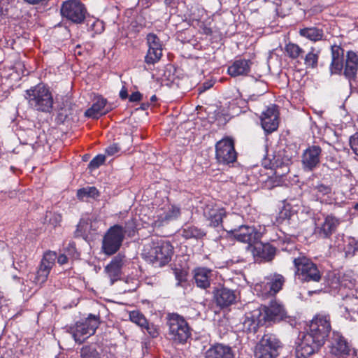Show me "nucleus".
Instances as JSON below:
<instances>
[{
    "label": "nucleus",
    "mask_w": 358,
    "mask_h": 358,
    "mask_svg": "<svg viewBox=\"0 0 358 358\" xmlns=\"http://www.w3.org/2000/svg\"><path fill=\"white\" fill-rule=\"evenodd\" d=\"M331 330L330 315L318 313L310 321L306 332L296 348L298 358H306L317 352L324 344Z\"/></svg>",
    "instance_id": "obj_1"
},
{
    "label": "nucleus",
    "mask_w": 358,
    "mask_h": 358,
    "mask_svg": "<svg viewBox=\"0 0 358 358\" xmlns=\"http://www.w3.org/2000/svg\"><path fill=\"white\" fill-rule=\"evenodd\" d=\"M173 247L170 242L158 238H151L143 246L141 255L155 266H164L171 259Z\"/></svg>",
    "instance_id": "obj_2"
},
{
    "label": "nucleus",
    "mask_w": 358,
    "mask_h": 358,
    "mask_svg": "<svg viewBox=\"0 0 358 358\" xmlns=\"http://www.w3.org/2000/svg\"><path fill=\"white\" fill-rule=\"evenodd\" d=\"M241 217L237 214L231 215L226 222L225 230L239 242L248 243L250 245L260 240L265 232V227L257 229L253 226L238 225Z\"/></svg>",
    "instance_id": "obj_3"
},
{
    "label": "nucleus",
    "mask_w": 358,
    "mask_h": 358,
    "mask_svg": "<svg viewBox=\"0 0 358 358\" xmlns=\"http://www.w3.org/2000/svg\"><path fill=\"white\" fill-rule=\"evenodd\" d=\"M25 99L32 109L42 113H50L54 104L53 95L48 87L38 84L26 90Z\"/></svg>",
    "instance_id": "obj_4"
},
{
    "label": "nucleus",
    "mask_w": 358,
    "mask_h": 358,
    "mask_svg": "<svg viewBox=\"0 0 358 358\" xmlns=\"http://www.w3.org/2000/svg\"><path fill=\"white\" fill-rule=\"evenodd\" d=\"M166 318L170 339L178 343H185L191 336V329L185 318L177 313H169Z\"/></svg>",
    "instance_id": "obj_5"
},
{
    "label": "nucleus",
    "mask_w": 358,
    "mask_h": 358,
    "mask_svg": "<svg viewBox=\"0 0 358 358\" xmlns=\"http://www.w3.org/2000/svg\"><path fill=\"white\" fill-rule=\"evenodd\" d=\"M99 323V317L90 314L85 320L77 322L71 327L70 332L76 342L82 343L95 334Z\"/></svg>",
    "instance_id": "obj_6"
},
{
    "label": "nucleus",
    "mask_w": 358,
    "mask_h": 358,
    "mask_svg": "<svg viewBox=\"0 0 358 358\" xmlns=\"http://www.w3.org/2000/svg\"><path fill=\"white\" fill-rule=\"evenodd\" d=\"M285 283V278L278 273L270 274L262 281L255 285L254 289L259 296L263 299L275 296Z\"/></svg>",
    "instance_id": "obj_7"
},
{
    "label": "nucleus",
    "mask_w": 358,
    "mask_h": 358,
    "mask_svg": "<svg viewBox=\"0 0 358 358\" xmlns=\"http://www.w3.org/2000/svg\"><path fill=\"white\" fill-rule=\"evenodd\" d=\"M294 264L296 269V275L301 281L318 282L321 279V274L316 264L306 257L295 258Z\"/></svg>",
    "instance_id": "obj_8"
},
{
    "label": "nucleus",
    "mask_w": 358,
    "mask_h": 358,
    "mask_svg": "<svg viewBox=\"0 0 358 358\" xmlns=\"http://www.w3.org/2000/svg\"><path fill=\"white\" fill-rule=\"evenodd\" d=\"M126 231L118 224L111 227L105 234L103 240L102 249L105 254H115L122 245Z\"/></svg>",
    "instance_id": "obj_9"
},
{
    "label": "nucleus",
    "mask_w": 358,
    "mask_h": 358,
    "mask_svg": "<svg viewBox=\"0 0 358 358\" xmlns=\"http://www.w3.org/2000/svg\"><path fill=\"white\" fill-rule=\"evenodd\" d=\"M280 348L279 340L273 334H265L257 345L255 351L256 358H275Z\"/></svg>",
    "instance_id": "obj_10"
},
{
    "label": "nucleus",
    "mask_w": 358,
    "mask_h": 358,
    "mask_svg": "<svg viewBox=\"0 0 358 358\" xmlns=\"http://www.w3.org/2000/svg\"><path fill=\"white\" fill-rule=\"evenodd\" d=\"M215 156L220 163L228 164L234 162L237 158V153L234 148V140L227 137L219 141L215 145Z\"/></svg>",
    "instance_id": "obj_11"
},
{
    "label": "nucleus",
    "mask_w": 358,
    "mask_h": 358,
    "mask_svg": "<svg viewBox=\"0 0 358 358\" xmlns=\"http://www.w3.org/2000/svg\"><path fill=\"white\" fill-rule=\"evenodd\" d=\"M61 14L73 22L81 23L85 18L86 9L79 0H69L62 3Z\"/></svg>",
    "instance_id": "obj_12"
},
{
    "label": "nucleus",
    "mask_w": 358,
    "mask_h": 358,
    "mask_svg": "<svg viewBox=\"0 0 358 358\" xmlns=\"http://www.w3.org/2000/svg\"><path fill=\"white\" fill-rule=\"evenodd\" d=\"M146 41L148 50L144 61L148 65H154L162 57V43L159 37L153 33L147 35Z\"/></svg>",
    "instance_id": "obj_13"
},
{
    "label": "nucleus",
    "mask_w": 358,
    "mask_h": 358,
    "mask_svg": "<svg viewBox=\"0 0 358 358\" xmlns=\"http://www.w3.org/2000/svg\"><path fill=\"white\" fill-rule=\"evenodd\" d=\"M203 215L210 222V226L217 227L222 223L226 210L221 204L209 201L203 208Z\"/></svg>",
    "instance_id": "obj_14"
},
{
    "label": "nucleus",
    "mask_w": 358,
    "mask_h": 358,
    "mask_svg": "<svg viewBox=\"0 0 358 358\" xmlns=\"http://www.w3.org/2000/svg\"><path fill=\"white\" fill-rule=\"evenodd\" d=\"M56 259L55 252L48 251L43 255L34 280L36 284H43L46 282Z\"/></svg>",
    "instance_id": "obj_15"
},
{
    "label": "nucleus",
    "mask_w": 358,
    "mask_h": 358,
    "mask_svg": "<svg viewBox=\"0 0 358 358\" xmlns=\"http://www.w3.org/2000/svg\"><path fill=\"white\" fill-rule=\"evenodd\" d=\"M260 120L262 127L266 132L271 133L275 131L279 124V112L277 106H268L262 112Z\"/></svg>",
    "instance_id": "obj_16"
},
{
    "label": "nucleus",
    "mask_w": 358,
    "mask_h": 358,
    "mask_svg": "<svg viewBox=\"0 0 358 358\" xmlns=\"http://www.w3.org/2000/svg\"><path fill=\"white\" fill-rule=\"evenodd\" d=\"M351 346L338 332H334L330 345V352L338 358H346L350 355Z\"/></svg>",
    "instance_id": "obj_17"
},
{
    "label": "nucleus",
    "mask_w": 358,
    "mask_h": 358,
    "mask_svg": "<svg viewBox=\"0 0 358 358\" xmlns=\"http://www.w3.org/2000/svg\"><path fill=\"white\" fill-rule=\"evenodd\" d=\"M340 223L339 219L328 215L322 222L316 224L315 232L322 238H329L336 231Z\"/></svg>",
    "instance_id": "obj_18"
},
{
    "label": "nucleus",
    "mask_w": 358,
    "mask_h": 358,
    "mask_svg": "<svg viewBox=\"0 0 358 358\" xmlns=\"http://www.w3.org/2000/svg\"><path fill=\"white\" fill-rule=\"evenodd\" d=\"M264 319L266 321L279 322L287 317L284 306L276 300L271 301L269 306L264 308Z\"/></svg>",
    "instance_id": "obj_19"
},
{
    "label": "nucleus",
    "mask_w": 358,
    "mask_h": 358,
    "mask_svg": "<svg viewBox=\"0 0 358 358\" xmlns=\"http://www.w3.org/2000/svg\"><path fill=\"white\" fill-rule=\"evenodd\" d=\"M322 149L318 145L308 147L302 156V164L305 169L313 170L320 163Z\"/></svg>",
    "instance_id": "obj_20"
},
{
    "label": "nucleus",
    "mask_w": 358,
    "mask_h": 358,
    "mask_svg": "<svg viewBox=\"0 0 358 358\" xmlns=\"http://www.w3.org/2000/svg\"><path fill=\"white\" fill-rule=\"evenodd\" d=\"M343 70L344 76L349 80L356 78L358 71V55L355 52H347Z\"/></svg>",
    "instance_id": "obj_21"
},
{
    "label": "nucleus",
    "mask_w": 358,
    "mask_h": 358,
    "mask_svg": "<svg viewBox=\"0 0 358 358\" xmlns=\"http://www.w3.org/2000/svg\"><path fill=\"white\" fill-rule=\"evenodd\" d=\"M331 62L330 71L331 74H341L344 66V50L339 45L331 46Z\"/></svg>",
    "instance_id": "obj_22"
},
{
    "label": "nucleus",
    "mask_w": 358,
    "mask_h": 358,
    "mask_svg": "<svg viewBox=\"0 0 358 358\" xmlns=\"http://www.w3.org/2000/svg\"><path fill=\"white\" fill-rule=\"evenodd\" d=\"M126 262V257L124 255L119 253L112 259L111 262L106 267L105 270L114 282L120 275L121 269Z\"/></svg>",
    "instance_id": "obj_23"
},
{
    "label": "nucleus",
    "mask_w": 358,
    "mask_h": 358,
    "mask_svg": "<svg viewBox=\"0 0 358 358\" xmlns=\"http://www.w3.org/2000/svg\"><path fill=\"white\" fill-rule=\"evenodd\" d=\"M251 65L249 59H236L228 67L227 73L231 77L246 76L250 71Z\"/></svg>",
    "instance_id": "obj_24"
},
{
    "label": "nucleus",
    "mask_w": 358,
    "mask_h": 358,
    "mask_svg": "<svg viewBox=\"0 0 358 358\" xmlns=\"http://www.w3.org/2000/svg\"><path fill=\"white\" fill-rule=\"evenodd\" d=\"M96 217L94 215L83 217L77 226L76 234L80 236H87L96 231Z\"/></svg>",
    "instance_id": "obj_25"
},
{
    "label": "nucleus",
    "mask_w": 358,
    "mask_h": 358,
    "mask_svg": "<svg viewBox=\"0 0 358 358\" xmlns=\"http://www.w3.org/2000/svg\"><path fill=\"white\" fill-rule=\"evenodd\" d=\"M106 103L107 100L106 99L96 96L91 108L86 110L85 115L92 118H98L99 116L106 114L108 112V110L105 108Z\"/></svg>",
    "instance_id": "obj_26"
},
{
    "label": "nucleus",
    "mask_w": 358,
    "mask_h": 358,
    "mask_svg": "<svg viewBox=\"0 0 358 358\" xmlns=\"http://www.w3.org/2000/svg\"><path fill=\"white\" fill-rule=\"evenodd\" d=\"M205 358H234V354L231 348L217 344L207 350Z\"/></svg>",
    "instance_id": "obj_27"
},
{
    "label": "nucleus",
    "mask_w": 358,
    "mask_h": 358,
    "mask_svg": "<svg viewBox=\"0 0 358 358\" xmlns=\"http://www.w3.org/2000/svg\"><path fill=\"white\" fill-rule=\"evenodd\" d=\"M211 271L206 268H196L194 270V279L196 285L201 288L206 289L210 286Z\"/></svg>",
    "instance_id": "obj_28"
},
{
    "label": "nucleus",
    "mask_w": 358,
    "mask_h": 358,
    "mask_svg": "<svg viewBox=\"0 0 358 358\" xmlns=\"http://www.w3.org/2000/svg\"><path fill=\"white\" fill-rule=\"evenodd\" d=\"M180 214V210L179 208L168 205L157 211V222L161 224L164 222L176 219Z\"/></svg>",
    "instance_id": "obj_29"
},
{
    "label": "nucleus",
    "mask_w": 358,
    "mask_h": 358,
    "mask_svg": "<svg viewBox=\"0 0 358 358\" xmlns=\"http://www.w3.org/2000/svg\"><path fill=\"white\" fill-rule=\"evenodd\" d=\"M216 301L220 306L225 307L235 302L236 296L235 293L227 288L218 289L216 293Z\"/></svg>",
    "instance_id": "obj_30"
},
{
    "label": "nucleus",
    "mask_w": 358,
    "mask_h": 358,
    "mask_svg": "<svg viewBox=\"0 0 358 358\" xmlns=\"http://www.w3.org/2000/svg\"><path fill=\"white\" fill-rule=\"evenodd\" d=\"M313 193L315 196L316 199L319 200L321 203H329L331 201V189L329 186L318 185L313 189Z\"/></svg>",
    "instance_id": "obj_31"
},
{
    "label": "nucleus",
    "mask_w": 358,
    "mask_h": 358,
    "mask_svg": "<svg viewBox=\"0 0 358 358\" xmlns=\"http://www.w3.org/2000/svg\"><path fill=\"white\" fill-rule=\"evenodd\" d=\"M299 34L314 42L321 41L324 36L323 31L316 27L301 29L299 30Z\"/></svg>",
    "instance_id": "obj_32"
},
{
    "label": "nucleus",
    "mask_w": 358,
    "mask_h": 358,
    "mask_svg": "<svg viewBox=\"0 0 358 358\" xmlns=\"http://www.w3.org/2000/svg\"><path fill=\"white\" fill-rule=\"evenodd\" d=\"M285 51L287 55L292 59H297L299 57H302L304 53L303 49L294 43L286 44Z\"/></svg>",
    "instance_id": "obj_33"
},
{
    "label": "nucleus",
    "mask_w": 358,
    "mask_h": 358,
    "mask_svg": "<svg viewBox=\"0 0 358 358\" xmlns=\"http://www.w3.org/2000/svg\"><path fill=\"white\" fill-rule=\"evenodd\" d=\"M320 50L312 47L308 53L304 57V64L312 69L317 68L319 59Z\"/></svg>",
    "instance_id": "obj_34"
},
{
    "label": "nucleus",
    "mask_w": 358,
    "mask_h": 358,
    "mask_svg": "<svg viewBox=\"0 0 358 358\" xmlns=\"http://www.w3.org/2000/svg\"><path fill=\"white\" fill-rule=\"evenodd\" d=\"M99 196V192L95 187H83L77 192V196L81 200L87 198H96Z\"/></svg>",
    "instance_id": "obj_35"
},
{
    "label": "nucleus",
    "mask_w": 358,
    "mask_h": 358,
    "mask_svg": "<svg viewBox=\"0 0 358 358\" xmlns=\"http://www.w3.org/2000/svg\"><path fill=\"white\" fill-rule=\"evenodd\" d=\"M204 236V233L194 226H188L183 229L182 236L185 238H200Z\"/></svg>",
    "instance_id": "obj_36"
},
{
    "label": "nucleus",
    "mask_w": 358,
    "mask_h": 358,
    "mask_svg": "<svg viewBox=\"0 0 358 358\" xmlns=\"http://www.w3.org/2000/svg\"><path fill=\"white\" fill-rule=\"evenodd\" d=\"M258 252L262 258L271 261L275 255V249L269 244H266L259 248Z\"/></svg>",
    "instance_id": "obj_37"
},
{
    "label": "nucleus",
    "mask_w": 358,
    "mask_h": 358,
    "mask_svg": "<svg viewBox=\"0 0 358 358\" xmlns=\"http://www.w3.org/2000/svg\"><path fill=\"white\" fill-rule=\"evenodd\" d=\"M130 320L143 328L147 324V319L138 310H133L129 312Z\"/></svg>",
    "instance_id": "obj_38"
},
{
    "label": "nucleus",
    "mask_w": 358,
    "mask_h": 358,
    "mask_svg": "<svg viewBox=\"0 0 358 358\" xmlns=\"http://www.w3.org/2000/svg\"><path fill=\"white\" fill-rule=\"evenodd\" d=\"M355 285V280L350 274H344L339 280L340 289L342 287L352 289Z\"/></svg>",
    "instance_id": "obj_39"
},
{
    "label": "nucleus",
    "mask_w": 358,
    "mask_h": 358,
    "mask_svg": "<svg viewBox=\"0 0 358 358\" xmlns=\"http://www.w3.org/2000/svg\"><path fill=\"white\" fill-rule=\"evenodd\" d=\"M80 357L81 358H99V353L95 349H94L90 346H85L81 349Z\"/></svg>",
    "instance_id": "obj_40"
},
{
    "label": "nucleus",
    "mask_w": 358,
    "mask_h": 358,
    "mask_svg": "<svg viewBox=\"0 0 358 358\" xmlns=\"http://www.w3.org/2000/svg\"><path fill=\"white\" fill-rule=\"evenodd\" d=\"M106 160V157L103 155H99L94 157L92 160L90 162L88 165V168L93 171L94 169H98L101 165H102Z\"/></svg>",
    "instance_id": "obj_41"
},
{
    "label": "nucleus",
    "mask_w": 358,
    "mask_h": 358,
    "mask_svg": "<svg viewBox=\"0 0 358 358\" xmlns=\"http://www.w3.org/2000/svg\"><path fill=\"white\" fill-rule=\"evenodd\" d=\"M142 329H146L148 334L152 338H157L159 335V327L153 323H149L148 321L147 324Z\"/></svg>",
    "instance_id": "obj_42"
},
{
    "label": "nucleus",
    "mask_w": 358,
    "mask_h": 358,
    "mask_svg": "<svg viewBox=\"0 0 358 358\" xmlns=\"http://www.w3.org/2000/svg\"><path fill=\"white\" fill-rule=\"evenodd\" d=\"M176 279L178 280L177 285H180L181 282L186 280L187 272L182 270L176 268L174 270Z\"/></svg>",
    "instance_id": "obj_43"
},
{
    "label": "nucleus",
    "mask_w": 358,
    "mask_h": 358,
    "mask_svg": "<svg viewBox=\"0 0 358 358\" xmlns=\"http://www.w3.org/2000/svg\"><path fill=\"white\" fill-rule=\"evenodd\" d=\"M66 255L70 256L71 258L78 259L79 253L77 252L75 244L69 243L66 248Z\"/></svg>",
    "instance_id": "obj_44"
},
{
    "label": "nucleus",
    "mask_w": 358,
    "mask_h": 358,
    "mask_svg": "<svg viewBox=\"0 0 358 358\" xmlns=\"http://www.w3.org/2000/svg\"><path fill=\"white\" fill-rule=\"evenodd\" d=\"M350 145L354 153L358 156V133H356L350 137Z\"/></svg>",
    "instance_id": "obj_45"
},
{
    "label": "nucleus",
    "mask_w": 358,
    "mask_h": 358,
    "mask_svg": "<svg viewBox=\"0 0 358 358\" xmlns=\"http://www.w3.org/2000/svg\"><path fill=\"white\" fill-rule=\"evenodd\" d=\"M120 150V148L118 146L117 144H113L110 146H108L106 149V153L109 155V156H113L115 154H117V152H119V151Z\"/></svg>",
    "instance_id": "obj_46"
},
{
    "label": "nucleus",
    "mask_w": 358,
    "mask_h": 358,
    "mask_svg": "<svg viewBox=\"0 0 358 358\" xmlns=\"http://www.w3.org/2000/svg\"><path fill=\"white\" fill-rule=\"evenodd\" d=\"M62 221V216L59 214H53L52 217L50 219V222L54 225L57 226Z\"/></svg>",
    "instance_id": "obj_47"
},
{
    "label": "nucleus",
    "mask_w": 358,
    "mask_h": 358,
    "mask_svg": "<svg viewBox=\"0 0 358 358\" xmlns=\"http://www.w3.org/2000/svg\"><path fill=\"white\" fill-rule=\"evenodd\" d=\"M142 94L139 92L132 93L129 96V101L131 102L138 101L141 99Z\"/></svg>",
    "instance_id": "obj_48"
},
{
    "label": "nucleus",
    "mask_w": 358,
    "mask_h": 358,
    "mask_svg": "<svg viewBox=\"0 0 358 358\" xmlns=\"http://www.w3.org/2000/svg\"><path fill=\"white\" fill-rule=\"evenodd\" d=\"M58 264L60 265H64L68 262V257L66 255L62 254L59 256H57V259Z\"/></svg>",
    "instance_id": "obj_49"
},
{
    "label": "nucleus",
    "mask_w": 358,
    "mask_h": 358,
    "mask_svg": "<svg viewBox=\"0 0 358 358\" xmlns=\"http://www.w3.org/2000/svg\"><path fill=\"white\" fill-rule=\"evenodd\" d=\"M279 169H282V171H280L278 169L275 171V173L279 176H282L287 173L289 171L288 166L287 165L283 164Z\"/></svg>",
    "instance_id": "obj_50"
},
{
    "label": "nucleus",
    "mask_w": 358,
    "mask_h": 358,
    "mask_svg": "<svg viewBox=\"0 0 358 358\" xmlns=\"http://www.w3.org/2000/svg\"><path fill=\"white\" fill-rule=\"evenodd\" d=\"M120 96L122 99H126L128 97L127 90L125 87H123L120 90Z\"/></svg>",
    "instance_id": "obj_51"
},
{
    "label": "nucleus",
    "mask_w": 358,
    "mask_h": 358,
    "mask_svg": "<svg viewBox=\"0 0 358 358\" xmlns=\"http://www.w3.org/2000/svg\"><path fill=\"white\" fill-rule=\"evenodd\" d=\"M248 323L250 325V324H251V325H252V328L249 327V328H248V329H249V330L253 329L254 331H255V329H256V324H255L253 322H252V321H250V320H248V321H245V322L244 325L245 326Z\"/></svg>",
    "instance_id": "obj_52"
},
{
    "label": "nucleus",
    "mask_w": 358,
    "mask_h": 358,
    "mask_svg": "<svg viewBox=\"0 0 358 358\" xmlns=\"http://www.w3.org/2000/svg\"><path fill=\"white\" fill-rule=\"evenodd\" d=\"M26 2L30 3V4H36L39 2L42 1L43 0H24Z\"/></svg>",
    "instance_id": "obj_53"
},
{
    "label": "nucleus",
    "mask_w": 358,
    "mask_h": 358,
    "mask_svg": "<svg viewBox=\"0 0 358 358\" xmlns=\"http://www.w3.org/2000/svg\"><path fill=\"white\" fill-rule=\"evenodd\" d=\"M346 303H347V305H348V301L346 302ZM345 309H346L347 311L355 312L357 310V309H355V308H350L348 306H347L345 307Z\"/></svg>",
    "instance_id": "obj_54"
},
{
    "label": "nucleus",
    "mask_w": 358,
    "mask_h": 358,
    "mask_svg": "<svg viewBox=\"0 0 358 358\" xmlns=\"http://www.w3.org/2000/svg\"><path fill=\"white\" fill-rule=\"evenodd\" d=\"M211 86H212L211 85H206V83H204V84H203V88H204V89H203V90H206L209 89Z\"/></svg>",
    "instance_id": "obj_55"
},
{
    "label": "nucleus",
    "mask_w": 358,
    "mask_h": 358,
    "mask_svg": "<svg viewBox=\"0 0 358 358\" xmlns=\"http://www.w3.org/2000/svg\"><path fill=\"white\" fill-rule=\"evenodd\" d=\"M152 102H155L157 101V96L155 95H153L150 99Z\"/></svg>",
    "instance_id": "obj_56"
},
{
    "label": "nucleus",
    "mask_w": 358,
    "mask_h": 358,
    "mask_svg": "<svg viewBox=\"0 0 358 358\" xmlns=\"http://www.w3.org/2000/svg\"><path fill=\"white\" fill-rule=\"evenodd\" d=\"M350 300L352 301H355V303L358 306V299L357 298L351 299Z\"/></svg>",
    "instance_id": "obj_57"
}]
</instances>
